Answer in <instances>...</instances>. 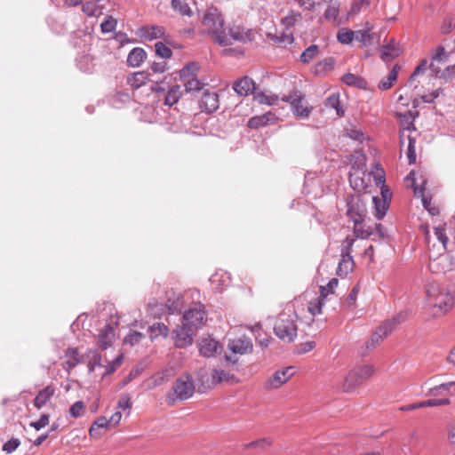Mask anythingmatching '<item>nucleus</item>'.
<instances>
[{"label": "nucleus", "mask_w": 455, "mask_h": 455, "mask_svg": "<svg viewBox=\"0 0 455 455\" xmlns=\"http://www.w3.org/2000/svg\"><path fill=\"white\" fill-rule=\"evenodd\" d=\"M426 293L427 304L435 317L445 315L454 305V296L445 285L436 281L429 282L426 285Z\"/></svg>", "instance_id": "obj_1"}, {"label": "nucleus", "mask_w": 455, "mask_h": 455, "mask_svg": "<svg viewBox=\"0 0 455 455\" xmlns=\"http://www.w3.org/2000/svg\"><path fill=\"white\" fill-rule=\"evenodd\" d=\"M297 314L292 306H286L278 315L274 326L275 335L284 342H292L297 337Z\"/></svg>", "instance_id": "obj_2"}, {"label": "nucleus", "mask_w": 455, "mask_h": 455, "mask_svg": "<svg viewBox=\"0 0 455 455\" xmlns=\"http://www.w3.org/2000/svg\"><path fill=\"white\" fill-rule=\"evenodd\" d=\"M203 26L207 33L220 45H229L232 43L224 31V19L217 9H210L204 16Z\"/></svg>", "instance_id": "obj_3"}, {"label": "nucleus", "mask_w": 455, "mask_h": 455, "mask_svg": "<svg viewBox=\"0 0 455 455\" xmlns=\"http://www.w3.org/2000/svg\"><path fill=\"white\" fill-rule=\"evenodd\" d=\"M404 317L403 313H399L393 319L379 326L372 333L371 339L365 343V349L367 351L372 350L379 345L393 331L395 327L404 320Z\"/></svg>", "instance_id": "obj_4"}, {"label": "nucleus", "mask_w": 455, "mask_h": 455, "mask_svg": "<svg viewBox=\"0 0 455 455\" xmlns=\"http://www.w3.org/2000/svg\"><path fill=\"white\" fill-rule=\"evenodd\" d=\"M195 392L194 381L191 376H182L175 381L172 387V393L168 395L167 400L173 403L176 400H187L190 398Z\"/></svg>", "instance_id": "obj_5"}, {"label": "nucleus", "mask_w": 455, "mask_h": 455, "mask_svg": "<svg viewBox=\"0 0 455 455\" xmlns=\"http://www.w3.org/2000/svg\"><path fill=\"white\" fill-rule=\"evenodd\" d=\"M205 321L204 307L201 303H195L183 315L182 323L185 326L197 330Z\"/></svg>", "instance_id": "obj_6"}, {"label": "nucleus", "mask_w": 455, "mask_h": 455, "mask_svg": "<svg viewBox=\"0 0 455 455\" xmlns=\"http://www.w3.org/2000/svg\"><path fill=\"white\" fill-rule=\"evenodd\" d=\"M293 374L294 370L291 366L278 370L266 380L264 387L267 389L278 388L286 383L293 376Z\"/></svg>", "instance_id": "obj_7"}, {"label": "nucleus", "mask_w": 455, "mask_h": 455, "mask_svg": "<svg viewBox=\"0 0 455 455\" xmlns=\"http://www.w3.org/2000/svg\"><path fill=\"white\" fill-rule=\"evenodd\" d=\"M347 213L354 224H362L366 216L365 204L359 197H354L347 204Z\"/></svg>", "instance_id": "obj_8"}, {"label": "nucleus", "mask_w": 455, "mask_h": 455, "mask_svg": "<svg viewBox=\"0 0 455 455\" xmlns=\"http://www.w3.org/2000/svg\"><path fill=\"white\" fill-rule=\"evenodd\" d=\"M196 331L193 328H189L188 326H185L182 323V326L177 327L172 331V339L174 340V344L179 348H184L188 346H190L193 342V331Z\"/></svg>", "instance_id": "obj_9"}, {"label": "nucleus", "mask_w": 455, "mask_h": 455, "mask_svg": "<svg viewBox=\"0 0 455 455\" xmlns=\"http://www.w3.org/2000/svg\"><path fill=\"white\" fill-rule=\"evenodd\" d=\"M283 100L291 104L293 114L298 117L306 118L311 112L310 108L302 104V96L298 92L284 96Z\"/></svg>", "instance_id": "obj_10"}, {"label": "nucleus", "mask_w": 455, "mask_h": 455, "mask_svg": "<svg viewBox=\"0 0 455 455\" xmlns=\"http://www.w3.org/2000/svg\"><path fill=\"white\" fill-rule=\"evenodd\" d=\"M198 347L200 355L208 358L215 356L221 350L219 341L211 337L203 338L199 341Z\"/></svg>", "instance_id": "obj_11"}, {"label": "nucleus", "mask_w": 455, "mask_h": 455, "mask_svg": "<svg viewBox=\"0 0 455 455\" xmlns=\"http://www.w3.org/2000/svg\"><path fill=\"white\" fill-rule=\"evenodd\" d=\"M200 108L207 113H212L219 108V95L215 92L205 91L200 100Z\"/></svg>", "instance_id": "obj_12"}, {"label": "nucleus", "mask_w": 455, "mask_h": 455, "mask_svg": "<svg viewBox=\"0 0 455 455\" xmlns=\"http://www.w3.org/2000/svg\"><path fill=\"white\" fill-rule=\"evenodd\" d=\"M233 89L239 96H248L255 94L256 84L251 78L243 76L234 83Z\"/></svg>", "instance_id": "obj_13"}, {"label": "nucleus", "mask_w": 455, "mask_h": 455, "mask_svg": "<svg viewBox=\"0 0 455 455\" xmlns=\"http://www.w3.org/2000/svg\"><path fill=\"white\" fill-rule=\"evenodd\" d=\"M234 354L245 355L252 350V342L250 338L243 337L231 339L228 345Z\"/></svg>", "instance_id": "obj_14"}, {"label": "nucleus", "mask_w": 455, "mask_h": 455, "mask_svg": "<svg viewBox=\"0 0 455 455\" xmlns=\"http://www.w3.org/2000/svg\"><path fill=\"white\" fill-rule=\"evenodd\" d=\"M429 68L431 72L434 74L435 76H438L441 72V68L439 67V64L437 62L431 61V63L428 65V62L427 60H422L420 64L418 65L410 76V79L408 81V84L411 86L413 85L414 79L417 76L423 74L427 68Z\"/></svg>", "instance_id": "obj_15"}, {"label": "nucleus", "mask_w": 455, "mask_h": 455, "mask_svg": "<svg viewBox=\"0 0 455 455\" xmlns=\"http://www.w3.org/2000/svg\"><path fill=\"white\" fill-rule=\"evenodd\" d=\"M55 391L53 385H48L40 390L33 400L34 406L38 410L42 409L52 398Z\"/></svg>", "instance_id": "obj_16"}, {"label": "nucleus", "mask_w": 455, "mask_h": 455, "mask_svg": "<svg viewBox=\"0 0 455 455\" xmlns=\"http://www.w3.org/2000/svg\"><path fill=\"white\" fill-rule=\"evenodd\" d=\"M276 116L272 112H267L260 116H255L249 119L248 126L251 129H257L270 124H275Z\"/></svg>", "instance_id": "obj_17"}, {"label": "nucleus", "mask_w": 455, "mask_h": 455, "mask_svg": "<svg viewBox=\"0 0 455 455\" xmlns=\"http://www.w3.org/2000/svg\"><path fill=\"white\" fill-rule=\"evenodd\" d=\"M415 175L416 173L414 172H411L406 179L411 181V187L414 190L415 196L422 197V204L424 208L427 210L430 207V201L424 196V185L426 181L422 180V183L418 185Z\"/></svg>", "instance_id": "obj_18"}, {"label": "nucleus", "mask_w": 455, "mask_h": 455, "mask_svg": "<svg viewBox=\"0 0 455 455\" xmlns=\"http://www.w3.org/2000/svg\"><path fill=\"white\" fill-rule=\"evenodd\" d=\"M185 294L172 293V295L168 298V299L165 302V307L169 314H174L181 310L185 303Z\"/></svg>", "instance_id": "obj_19"}, {"label": "nucleus", "mask_w": 455, "mask_h": 455, "mask_svg": "<svg viewBox=\"0 0 455 455\" xmlns=\"http://www.w3.org/2000/svg\"><path fill=\"white\" fill-rule=\"evenodd\" d=\"M65 358L66 360L62 365L68 371L82 363V356L76 348H68L65 353Z\"/></svg>", "instance_id": "obj_20"}, {"label": "nucleus", "mask_w": 455, "mask_h": 455, "mask_svg": "<svg viewBox=\"0 0 455 455\" xmlns=\"http://www.w3.org/2000/svg\"><path fill=\"white\" fill-rule=\"evenodd\" d=\"M115 337L114 328L107 324L99 334V344L101 348L106 349L112 345Z\"/></svg>", "instance_id": "obj_21"}, {"label": "nucleus", "mask_w": 455, "mask_h": 455, "mask_svg": "<svg viewBox=\"0 0 455 455\" xmlns=\"http://www.w3.org/2000/svg\"><path fill=\"white\" fill-rule=\"evenodd\" d=\"M146 58V52L142 48L136 47L129 52L127 56V63L131 67L137 68L144 62Z\"/></svg>", "instance_id": "obj_22"}, {"label": "nucleus", "mask_w": 455, "mask_h": 455, "mask_svg": "<svg viewBox=\"0 0 455 455\" xmlns=\"http://www.w3.org/2000/svg\"><path fill=\"white\" fill-rule=\"evenodd\" d=\"M229 39L239 42H247L252 40V33L250 29L244 28L234 27L229 29Z\"/></svg>", "instance_id": "obj_23"}, {"label": "nucleus", "mask_w": 455, "mask_h": 455, "mask_svg": "<svg viewBox=\"0 0 455 455\" xmlns=\"http://www.w3.org/2000/svg\"><path fill=\"white\" fill-rule=\"evenodd\" d=\"M149 81V74L145 71L134 72L127 78V83L132 88L138 89Z\"/></svg>", "instance_id": "obj_24"}, {"label": "nucleus", "mask_w": 455, "mask_h": 455, "mask_svg": "<svg viewBox=\"0 0 455 455\" xmlns=\"http://www.w3.org/2000/svg\"><path fill=\"white\" fill-rule=\"evenodd\" d=\"M164 34V28L159 26H145L140 28V36L146 40L160 38Z\"/></svg>", "instance_id": "obj_25"}, {"label": "nucleus", "mask_w": 455, "mask_h": 455, "mask_svg": "<svg viewBox=\"0 0 455 455\" xmlns=\"http://www.w3.org/2000/svg\"><path fill=\"white\" fill-rule=\"evenodd\" d=\"M445 393H449L450 395H455L454 381L441 384L439 386H435L434 387L429 388L427 395L439 396L444 395Z\"/></svg>", "instance_id": "obj_26"}, {"label": "nucleus", "mask_w": 455, "mask_h": 455, "mask_svg": "<svg viewBox=\"0 0 455 455\" xmlns=\"http://www.w3.org/2000/svg\"><path fill=\"white\" fill-rule=\"evenodd\" d=\"M401 67L395 64L387 76L383 77L379 83L380 90H388L392 87L393 84L396 81L398 72Z\"/></svg>", "instance_id": "obj_27"}, {"label": "nucleus", "mask_w": 455, "mask_h": 455, "mask_svg": "<svg viewBox=\"0 0 455 455\" xmlns=\"http://www.w3.org/2000/svg\"><path fill=\"white\" fill-rule=\"evenodd\" d=\"M212 383H234L236 381V378L234 374L224 370H213L212 372Z\"/></svg>", "instance_id": "obj_28"}, {"label": "nucleus", "mask_w": 455, "mask_h": 455, "mask_svg": "<svg viewBox=\"0 0 455 455\" xmlns=\"http://www.w3.org/2000/svg\"><path fill=\"white\" fill-rule=\"evenodd\" d=\"M399 54L400 49L392 42L382 46L380 57L383 61L388 62L398 57Z\"/></svg>", "instance_id": "obj_29"}, {"label": "nucleus", "mask_w": 455, "mask_h": 455, "mask_svg": "<svg viewBox=\"0 0 455 455\" xmlns=\"http://www.w3.org/2000/svg\"><path fill=\"white\" fill-rule=\"evenodd\" d=\"M182 95V91L180 85L174 84L170 87L168 90L165 98L164 104L172 107L176 104Z\"/></svg>", "instance_id": "obj_30"}, {"label": "nucleus", "mask_w": 455, "mask_h": 455, "mask_svg": "<svg viewBox=\"0 0 455 455\" xmlns=\"http://www.w3.org/2000/svg\"><path fill=\"white\" fill-rule=\"evenodd\" d=\"M335 61L332 58L324 59L314 67V73L317 76H323L332 70Z\"/></svg>", "instance_id": "obj_31"}, {"label": "nucleus", "mask_w": 455, "mask_h": 455, "mask_svg": "<svg viewBox=\"0 0 455 455\" xmlns=\"http://www.w3.org/2000/svg\"><path fill=\"white\" fill-rule=\"evenodd\" d=\"M149 333L151 339L158 337L166 338L169 335V328L163 323H156L149 327Z\"/></svg>", "instance_id": "obj_32"}, {"label": "nucleus", "mask_w": 455, "mask_h": 455, "mask_svg": "<svg viewBox=\"0 0 455 455\" xmlns=\"http://www.w3.org/2000/svg\"><path fill=\"white\" fill-rule=\"evenodd\" d=\"M360 384H362V383L359 380L355 371L354 370H352L346 376L343 385H342V388L346 392H350Z\"/></svg>", "instance_id": "obj_33"}, {"label": "nucleus", "mask_w": 455, "mask_h": 455, "mask_svg": "<svg viewBox=\"0 0 455 455\" xmlns=\"http://www.w3.org/2000/svg\"><path fill=\"white\" fill-rule=\"evenodd\" d=\"M361 383L370 379L375 372V369L371 364H364L353 369Z\"/></svg>", "instance_id": "obj_34"}, {"label": "nucleus", "mask_w": 455, "mask_h": 455, "mask_svg": "<svg viewBox=\"0 0 455 455\" xmlns=\"http://www.w3.org/2000/svg\"><path fill=\"white\" fill-rule=\"evenodd\" d=\"M82 11L89 17H96L102 13V9L97 4L94 0L86 1L82 5Z\"/></svg>", "instance_id": "obj_35"}, {"label": "nucleus", "mask_w": 455, "mask_h": 455, "mask_svg": "<svg viewBox=\"0 0 455 455\" xmlns=\"http://www.w3.org/2000/svg\"><path fill=\"white\" fill-rule=\"evenodd\" d=\"M372 202H373L374 208H375V217L378 220L383 219V217L386 215L387 211L389 207L388 203L381 201L380 198L378 196H374L372 198Z\"/></svg>", "instance_id": "obj_36"}, {"label": "nucleus", "mask_w": 455, "mask_h": 455, "mask_svg": "<svg viewBox=\"0 0 455 455\" xmlns=\"http://www.w3.org/2000/svg\"><path fill=\"white\" fill-rule=\"evenodd\" d=\"M198 70V64L196 62H190L180 71V78L183 81H186L188 79H190L191 77H195Z\"/></svg>", "instance_id": "obj_37"}, {"label": "nucleus", "mask_w": 455, "mask_h": 455, "mask_svg": "<svg viewBox=\"0 0 455 455\" xmlns=\"http://www.w3.org/2000/svg\"><path fill=\"white\" fill-rule=\"evenodd\" d=\"M254 99L260 104H266L268 106H273L277 104L278 96L276 94H266L264 92H255Z\"/></svg>", "instance_id": "obj_38"}, {"label": "nucleus", "mask_w": 455, "mask_h": 455, "mask_svg": "<svg viewBox=\"0 0 455 455\" xmlns=\"http://www.w3.org/2000/svg\"><path fill=\"white\" fill-rule=\"evenodd\" d=\"M301 14L299 12L291 11L287 16L282 19V24L287 30L294 27L296 23L300 21Z\"/></svg>", "instance_id": "obj_39"}, {"label": "nucleus", "mask_w": 455, "mask_h": 455, "mask_svg": "<svg viewBox=\"0 0 455 455\" xmlns=\"http://www.w3.org/2000/svg\"><path fill=\"white\" fill-rule=\"evenodd\" d=\"M172 7L183 16H192L193 12L188 4L184 0H172Z\"/></svg>", "instance_id": "obj_40"}, {"label": "nucleus", "mask_w": 455, "mask_h": 455, "mask_svg": "<svg viewBox=\"0 0 455 455\" xmlns=\"http://www.w3.org/2000/svg\"><path fill=\"white\" fill-rule=\"evenodd\" d=\"M325 303V299L321 295L309 301L308 311L312 315H320L322 313L323 306Z\"/></svg>", "instance_id": "obj_41"}, {"label": "nucleus", "mask_w": 455, "mask_h": 455, "mask_svg": "<svg viewBox=\"0 0 455 455\" xmlns=\"http://www.w3.org/2000/svg\"><path fill=\"white\" fill-rule=\"evenodd\" d=\"M108 426H110L108 419L105 417H100L92 423L89 429V434L92 437H98L100 435L98 433V429L107 427Z\"/></svg>", "instance_id": "obj_42"}, {"label": "nucleus", "mask_w": 455, "mask_h": 455, "mask_svg": "<svg viewBox=\"0 0 455 455\" xmlns=\"http://www.w3.org/2000/svg\"><path fill=\"white\" fill-rule=\"evenodd\" d=\"M325 107L334 108L338 116L344 115V110L340 108L339 97L338 94L332 93L330 95L325 102Z\"/></svg>", "instance_id": "obj_43"}, {"label": "nucleus", "mask_w": 455, "mask_h": 455, "mask_svg": "<svg viewBox=\"0 0 455 455\" xmlns=\"http://www.w3.org/2000/svg\"><path fill=\"white\" fill-rule=\"evenodd\" d=\"M318 52H319V48L317 45L315 44H312L310 45L309 47H307L300 55V60L305 63V64H307L309 63L311 60H313L317 55H318Z\"/></svg>", "instance_id": "obj_44"}, {"label": "nucleus", "mask_w": 455, "mask_h": 455, "mask_svg": "<svg viewBox=\"0 0 455 455\" xmlns=\"http://www.w3.org/2000/svg\"><path fill=\"white\" fill-rule=\"evenodd\" d=\"M355 39L363 44H371L374 38V34L370 33L369 29H360L354 31Z\"/></svg>", "instance_id": "obj_45"}, {"label": "nucleus", "mask_w": 455, "mask_h": 455, "mask_svg": "<svg viewBox=\"0 0 455 455\" xmlns=\"http://www.w3.org/2000/svg\"><path fill=\"white\" fill-rule=\"evenodd\" d=\"M204 85L205 83L197 79L196 76L184 81V86L186 88V91L188 92H198L202 90L204 87Z\"/></svg>", "instance_id": "obj_46"}, {"label": "nucleus", "mask_w": 455, "mask_h": 455, "mask_svg": "<svg viewBox=\"0 0 455 455\" xmlns=\"http://www.w3.org/2000/svg\"><path fill=\"white\" fill-rule=\"evenodd\" d=\"M353 259L349 255H343V259L339 261L338 266L339 275H347L353 268Z\"/></svg>", "instance_id": "obj_47"}, {"label": "nucleus", "mask_w": 455, "mask_h": 455, "mask_svg": "<svg viewBox=\"0 0 455 455\" xmlns=\"http://www.w3.org/2000/svg\"><path fill=\"white\" fill-rule=\"evenodd\" d=\"M354 234L356 238L367 239L372 234V229L371 227H366L362 224H355L354 226Z\"/></svg>", "instance_id": "obj_48"}, {"label": "nucleus", "mask_w": 455, "mask_h": 455, "mask_svg": "<svg viewBox=\"0 0 455 455\" xmlns=\"http://www.w3.org/2000/svg\"><path fill=\"white\" fill-rule=\"evenodd\" d=\"M116 24L117 22L115 18L109 15L106 16L103 22L100 24L101 32L104 34L113 32L116 28Z\"/></svg>", "instance_id": "obj_49"}, {"label": "nucleus", "mask_w": 455, "mask_h": 455, "mask_svg": "<svg viewBox=\"0 0 455 455\" xmlns=\"http://www.w3.org/2000/svg\"><path fill=\"white\" fill-rule=\"evenodd\" d=\"M337 39L340 44H348L355 39V32L349 29L339 30Z\"/></svg>", "instance_id": "obj_50"}, {"label": "nucleus", "mask_w": 455, "mask_h": 455, "mask_svg": "<svg viewBox=\"0 0 455 455\" xmlns=\"http://www.w3.org/2000/svg\"><path fill=\"white\" fill-rule=\"evenodd\" d=\"M50 423V414L43 413L40 419L36 421L30 422L29 426L36 431L41 430Z\"/></svg>", "instance_id": "obj_51"}, {"label": "nucleus", "mask_w": 455, "mask_h": 455, "mask_svg": "<svg viewBox=\"0 0 455 455\" xmlns=\"http://www.w3.org/2000/svg\"><path fill=\"white\" fill-rule=\"evenodd\" d=\"M144 335L137 331H130L124 338V343L130 344L132 346H134L140 342Z\"/></svg>", "instance_id": "obj_52"}, {"label": "nucleus", "mask_w": 455, "mask_h": 455, "mask_svg": "<svg viewBox=\"0 0 455 455\" xmlns=\"http://www.w3.org/2000/svg\"><path fill=\"white\" fill-rule=\"evenodd\" d=\"M156 52L163 59H169L172 56V50L162 42H157L155 44Z\"/></svg>", "instance_id": "obj_53"}, {"label": "nucleus", "mask_w": 455, "mask_h": 455, "mask_svg": "<svg viewBox=\"0 0 455 455\" xmlns=\"http://www.w3.org/2000/svg\"><path fill=\"white\" fill-rule=\"evenodd\" d=\"M435 235L438 241L442 243L443 251H446L448 237L445 233L444 226H439L435 228Z\"/></svg>", "instance_id": "obj_54"}, {"label": "nucleus", "mask_w": 455, "mask_h": 455, "mask_svg": "<svg viewBox=\"0 0 455 455\" xmlns=\"http://www.w3.org/2000/svg\"><path fill=\"white\" fill-rule=\"evenodd\" d=\"M409 143L407 147V158L410 164H415L416 162V150H415V139L408 137Z\"/></svg>", "instance_id": "obj_55"}, {"label": "nucleus", "mask_w": 455, "mask_h": 455, "mask_svg": "<svg viewBox=\"0 0 455 455\" xmlns=\"http://www.w3.org/2000/svg\"><path fill=\"white\" fill-rule=\"evenodd\" d=\"M450 403H451V400L449 398L428 399V400L421 402L422 408L443 406V405H448Z\"/></svg>", "instance_id": "obj_56"}, {"label": "nucleus", "mask_w": 455, "mask_h": 455, "mask_svg": "<svg viewBox=\"0 0 455 455\" xmlns=\"http://www.w3.org/2000/svg\"><path fill=\"white\" fill-rule=\"evenodd\" d=\"M338 286V280L336 278H332L329 281L326 286L320 287V295L324 299L331 293L334 291V289Z\"/></svg>", "instance_id": "obj_57"}, {"label": "nucleus", "mask_w": 455, "mask_h": 455, "mask_svg": "<svg viewBox=\"0 0 455 455\" xmlns=\"http://www.w3.org/2000/svg\"><path fill=\"white\" fill-rule=\"evenodd\" d=\"M84 410V403L82 401H77L69 409V414L75 419L82 416Z\"/></svg>", "instance_id": "obj_58"}, {"label": "nucleus", "mask_w": 455, "mask_h": 455, "mask_svg": "<svg viewBox=\"0 0 455 455\" xmlns=\"http://www.w3.org/2000/svg\"><path fill=\"white\" fill-rule=\"evenodd\" d=\"M358 292H359V287L358 286H355L351 290L350 293L348 294V296L347 297V299L345 300V305L347 307H355Z\"/></svg>", "instance_id": "obj_59"}, {"label": "nucleus", "mask_w": 455, "mask_h": 455, "mask_svg": "<svg viewBox=\"0 0 455 455\" xmlns=\"http://www.w3.org/2000/svg\"><path fill=\"white\" fill-rule=\"evenodd\" d=\"M132 407L131 398L128 394H123L118 402H117V408L120 410H130Z\"/></svg>", "instance_id": "obj_60"}, {"label": "nucleus", "mask_w": 455, "mask_h": 455, "mask_svg": "<svg viewBox=\"0 0 455 455\" xmlns=\"http://www.w3.org/2000/svg\"><path fill=\"white\" fill-rule=\"evenodd\" d=\"M20 441L17 438H12L11 440L7 441L3 445V451L7 453H12L20 445Z\"/></svg>", "instance_id": "obj_61"}, {"label": "nucleus", "mask_w": 455, "mask_h": 455, "mask_svg": "<svg viewBox=\"0 0 455 455\" xmlns=\"http://www.w3.org/2000/svg\"><path fill=\"white\" fill-rule=\"evenodd\" d=\"M431 61L437 62L438 64H443L446 61V55L443 47L440 46L436 49V52L432 56Z\"/></svg>", "instance_id": "obj_62"}, {"label": "nucleus", "mask_w": 455, "mask_h": 455, "mask_svg": "<svg viewBox=\"0 0 455 455\" xmlns=\"http://www.w3.org/2000/svg\"><path fill=\"white\" fill-rule=\"evenodd\" d=\"M342 81L347 85H357L360 78L354 74L347 73L343 76Z\"/></svg>", "instance_id": "obj_63"}, {"label": "nucleus", "mask_w": 455, "mask_h": 455, "mask_svg": "<svg viewBox=\"0 0 455 455\" xmlns=\"http://www.w3.org/2000/svg\"><path fill=\"white\" fill-rule=\"evenodd\" d=\"M167 69V63L164 60L154 61L151 64V70L154 73L162 74Z\"/></svg>", "instance_id": "obj_64"}]
</instances>
